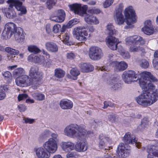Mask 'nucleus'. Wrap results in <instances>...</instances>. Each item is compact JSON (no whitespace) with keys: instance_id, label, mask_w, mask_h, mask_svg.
<instances>
[{"instance_id":"obj_1","label":"nucleus","mask_w":158,"mask_h":158,"mask_svg":"<svg viewBox=\"0 0 158 158\" xmlns=\"http://www.w3.org/2000/svg\"><path fill=\"white\" fill-rule=\"evenodd\" d=\"M151 73L144 71L140 74L139 79L140 87L145 92L135 98L137 103L144 107L149 106L155 102L158 99V94L156 87L149 79Z\"/></svg>"},{"instance_id":"obj_2","label":"nucleus","mask_w":158,"mask_h":158,"mask_svg":"<svg viewBox=\"0 0 158 158\" xmlns=\"http://www.w3.org/2000/svg\"><path fill=\"white\" fill-rule=\"evenodd\" d=\"M42 74L39 71L38 68L34 66L31 68L28 75H22L15 79L16 84L21 87L32 85L37 87L40 84Z\"/></svg>"},{"instance_id":"obj_3","label":"nucleus","mask_w":158,"mask_h":158,"mask_svg":"<svg viewBox=\"0 0 158 158\" xmlns=\"http://www.w3.org/2000/svg\"><path fill=\"white\" fill-rule=\"evenodd\" d=\"M64 135L68 137L79 139H84L87 134L92 132L87 131L85 126H79L76 124H72L67 126L64 129Z\"/></svg>"},{"instance_id":"obj_4","label":"nucleus","mask_w":158,"mask_h":158,"mask_svg":"<svg viewBox=\"0 0 158 158\" xmlns=\"http://www.w3.org/2000/svg\"><path fill=\"white\" fill-rule=\"evenodd\" d=\"M71 10L76 14L80 16H83L84 14V19L85 22L89 24L97 25L99 24L98 19L93 14L86 13L88 6L86 5L81 6V5L75 3L69 5Z\"/></svg>"},{"instance_id":"obj_5","label":"nucleus","mask_w":158,"mask_h":158,"mask_svg":"<svg viewBox=\"0 0 158 158\" xmlns=\"http://www.w3.org/2000/svg\"><path fill=\"white\" fill-rule=\"evenodd\" d=\"M59 142L58 135L56 133H52L51 135V138L43 144L44 149L50 153H54L57 149V143Z\"/></svg>"},{"instance_id":"obj_6","label":"nucleus","mask_w":158,"mask_h":158,"mask_svg":"<svg viewBox=\"0 0 158 158\" xmlns=\"http://www.w3.org/2000/svg\"><path fill=\"white\" fill-rule=\"evenodd\" d=\"M124 14L126 19L127 26L124 27L125 29L131 28L133 27L132 24L135 22L136 15L132 6H130L126 8L124 11Z\"/></svg>"},{"instance_id":"obj_7","label":"nucleus","mask_w":158,"mask_h":158,"mask_svg":"<svg viewBox=\"0 0 158 158\" xmlns=\"http://www.w3.org/2000/svg\"><path fill=\"white\" fill-rule=\"evenodd\" d=\"M73 34L74 38L81 41H85L88 35L86 28L84 26L75 28L73 31Z\"/></svg>"},{"instance_id":"obj_8","label":"nucleus","mask_w":158,"mask_h":158,"mask_svg":"<svg viewBox=\"0 0 158 158\" xmlns=\"http://www.w3.org/2000/svg\"><path fill=\"white\" fill-rule=\"evenodd\" d=\"M139 74L134 71L128 70L125 71L122 75V77L126 83H130L132 82L136 81L139 78Z\"/></svg>"},{"instance_id":"obj_9","label":"nucleus","mask_w":158,"mask_h":158,"mask_svg":"<svg viewBox=\"0 0 158 158\" xmlns=\"http://www.w3.org/2000/svg\"><path fill=\"white\" fill-rule=\"evenodd\" d=\"M89 56L91 60H98L102 58L103 53L101 49L96 46L91 47L89 51Z\"/></svg>"},{"instance_id":"obj_10","label":"nucleus","mask_w":158,"mask_h":158,"mask_svg":"<svg viewBox=\"0 0 158 158\" xmlns=\"http://www.w3.org/2000/svg\"><path fill=\"white\" fill-rule=\"evenodd\" d=\"M123 6L122 3L120 4L114 13V19L116 23L118 25H121L124 22V19L122 14Z\"/></svg>"},{"instance_id":"obj_11","label":"nucleus","mask_w":158,"mask_h":158,"mask_svg":"<svg viewBox=\"0 0 158 158\" xmlns=\"http://www.w3.org/2000/svg\"><path fill=\"white\" fill-rule=\"evenodd\" d=\"M125 44L128 47L133 44H145V41L143 38L138 35H134L127 37L125 40Z\"/></svg>"},{"instance_id":"obj_12","label":"nucleus","mask_w":158,"mask_h":158,"mask_svg":"<svg viewBox=\"0 0 158 158\" xmlns=\"http://www.w3.org/2000/svg\"><path fill=\"white\" fill-rule=\"evenodd\" d=\"M65 13L62 9L55 10L50 17V19L52 21L56 23H62L64 20Z\"/></svg>"},{"instance_id":"obj_13","label":"nucleus","mask_w":158,"mask_h":158,"mask_svg":"<svg viewBox=\"0 0 158 158\" xmlns=\"http://www.w3.org/2000/svg\"><path fill=\"white\" fill-rule=\"evenodd\" d=\"M7 3L10 7L14 6L15 8L20 11L22 14H25L27 12L26 8L22 5V2L17 0H8Z\"/></svg>"},{"instance_id":"obj_14","label":"nucleus","mask_w":158,"mask_h":158,"mask_svg":"<svg viewBox=\"0 0 158 158\" xmlns=\"http://www.w3.org/2000/svg\"><path fill=\"white\" fill-rule=\"evenodd\" d=\"M106 42L108 47L111 50H116L117 45L120 43L119 40L112 35H108L106 38Z\"/></svg>"},{"instance_id":"obj_15","label":"nucleus","mask_w":158,"mask_h":158,"mask_svg":"<svg viewBox=\"0 0 158 158\" xmlns=\"http://www.w3.org/2000/svg\"><path fill=\"white\" fill-rule=\"evenodd\" d=\"M18 27H16L15 24L13 23H8L5 25V31L2 34L4 35V33L6 32L5 37L10 38L12 34H15L16 32V29Z\"/></svg>"},{"instance_id":"obj_16","label":"nucleus","mask_w":158,"mask_h":158,"mask_svg":"<svg viewBox=\"0 0 158 158\" xmlns=\"http://www.w3.org/2000/svg\"><path fill=\"white\" fill-rule=\"evenodd\" d=\"M110 64L113 68L115 71L121 72L126 69L128 67L127 64L124 61L120 62L114 61L112 62Z\"/></svg>"},{"instance_id":"obj_17","label":"nucleus","mask_w":158,"mask_h":158,"mask_svg":"<svg viewBox=\"0 0 158 158\" xmlns=\"http://www.w3.org/2000/svg\"><path fill=\"white\" fill-rule=\"evenodd\" d=\"M34 151L37 158H49L50 154L43 147L35 148Z\"/></svg>"},{"instance_id":"obj_18","label":"nucleus","mask_w":158,"mask_h":158,"mask_svg":"<svg viewBox=\"0 0 158 158\" xmlns=\"http://www.w3.org/2000/svg\"><path fill=\"white\" fill-rule=\"evenodd\" d=\"M144 25V27L142 29L143 33L148 35L152 34L154 32V28L151 21L150 20H147L145 21Z\"/></svg>"},{"instance_id":"obj_19","label":"nucleus","mask_w":158,"mask_h":158,"mask_svg":"<svg viewBox=\"0 0 158 158\" xmlns=\"http://www.w3.org/2000/svg\"><path fill=\"white\" fill-rule=\"evenodd\" d=\"M110 142V139L106 137L103 134H101L99 135V141L98 146L100 148L104 149L105 150L109 149V147H107L108 143Z\"/></svg>"},{"instance_id":"obj_20","label":"nucleus","mask_w":158,"mask_h":158,"mask_svg":"<svg viewBox=\"0 0 158 158\" xmlns=\"http://www.w3.org/2000/svg\"><path fill=\"white\" fill-rule=\"evenodd\" d=\"M148 158H158V146L151 145L148 147Z\"/></svg>"},{"instance_id":"obj_21","label":"nucleus","mask_w":158,"mask_h":158,"mask_svg":"<svg viewBox=\"0 0 158 158\" xmlns=\"http://www.w3.org/2000/svg\"><path fill=\"white\" fill-rule=\"evenodd\" d=\"M15 30L14 37L16 41L19 43H22L25 40V34L23 31L22 28L18 27Z\"/></svg>"},{"instance_id":"obj_22","label":"nucleus","mask_w":158,"mask_h":158,"mask_svg":"<svg viewBox=\"0 0 158 158\" xmlns=\"http://www.w3.org/2000/svg\"><path fill=\"white\" fill-rule=\"evenodd\" d=\"M27 59L29 61H34V62L40 64H44L46 62L44 57L40 55L35 56L34 55L31 54L28 57Z\"/></svg>"},{"instance_id":"obj_23","label":"nucleus","mask_w":158,"mask_h":158,"mask_svg":"<svg viewBox=\"0 0 158 158\" xmlns=\"http://www.w3.org/2000/svg\"><path fill=\"white\" fill-rule=\"evenodd\" d=\"M118 148V154L119 157L124 158L127 157L128 156L130 151L128 149L126 148L123 143H120Z\"/></svg>"},{"instance_id":"obj_24","label":"nucleus","mask_w":158,"mask_h":158,"mask_svg":"<svg viewBox=\"0 0 158 158\" xmlns=\"http://www.w3.org/2000/svg\"><path fill=\"white\" fill-rule=\"evenodd\" d=\"M60 146L63 150L68 152L75 149V144L71 141L62 142L60 144Z\"/></svg>"},{"instance_id":"obj_25","label":"nucleus","mask_w":158,"mask_h":158,"mask_svg":"<svg viewBox=\"0 0 158 158\" xmlns=\"http://www.w3.org/2000/svg\"><path fill=\"white\" fill-rule=\"evenodd\" d=\"M87 144L84 141H78L75 145V150L78 152H85L87 150Z\"/></svg>"},{"instance_id":"obj_26","label":"nucleus","mask_w":158,"mask_h":158,"mask_svg":"<svg viewBox=\"0 0 158 158\" xmlns=\"http://www.w3.org/2000/svg\"><path fill=\"white\" fill-rule=\"evenodd\" d=\"M13 8L9 6V8H3L2 9V12L5 13L6 16L8 18L13 19L16 16V13Z\"/></svg>"},{"instance_id":"obj_27","label":"nucleus","mask_w":158,"mask_h":158,"mask_svg":"<svg viewBox=\"0 0 158 158\" xmlns=\"http://www.w3.org/2000/svg\"><path fill=\"white\" fill-rule=\"evenodd\" d=\"M123 140L126 144H134L137 141L136 138L133 136H131L130 133L128 132L124 135Z\"/></svg>"},{"instance_id":"obj_28","label":"nucleus","mask_w":158,"mask_h":158,"mask_svg":"<svg viewBox=\"0 0 158 158\" xmlns=\"http://www.w3.org/2000/svg\"><path fill=\"white\" fill-rule=\"evenodd\" d=\"M45 46L46 49L51 52H56L58 51V46L54 42H46L45 44Z\"/></svg>"},{"instance_id":"obj_29","label":"nucleus","mask_w":158,"mask_h":158,"mask_svg":"<svg viewBox=\"0 0 158 158\" xmlns=\"http://www.w3.org/2000/svg\"><path fill=\"white\" fill-rule=\"evenodd\" d=\"M60 105L61 108L63 109H71L73 106L72 102L68 99H63L60 102Z\"/></svg>"},{"instance_id":"obj_30","label":"nucleus","mask_w":158,"mask_h":158,"mask_svg":"<svg viewBox=\"0 0 158 158\" xmlns=\"http://www.w3.org/2000/svg\"><path fill=\"white\" fill-rule=\"evenodd\" d=\"M79 67L81 71L83 72H89L94 70L93 66L88 63H82L80 64Z\"/></svg>"},{"instance_id":"obj_31","label":"nucleus","mask_w":158,"mask_h":158,"mask_svg":"<svg viewBox=\"0 0 158 158\" xmlns=\"http://www.w3.org/2000/svg\"><path fill=\"white\" fill-rule=\"evenodd\" d=\"M109 87L112 90H115L120 87V84L115 80H110L107 82Z\"/></svg>"},{"instance_id":"obj_32","label":"nucleus","mask_w":158,"mask_h":158,"mask_svg":"<svg viewBox=\"0 0 158 158\" xmlns=\"http://www.w3.org/2000/svg\"><path fill=\"white\" fill-rule=\"evenodd\" d=\"M24 73V70L21 68L15 69L13 72V76L16 78L22 76V75Z\"/></svg>"},{"instance_id":"obj_33","label":"nucleus","mask_w":158,"mask_h":158,"mask_svg":"<svg viewBox=\"0 0 158 158\" xmlns=\"http://www.w3.org/2000/svg\"><path fill=\"white\" fill-rule=\"evenodd\" d=\"M33 98L38 101H42L45 99L44 94L38 92H35L32 94Z\"/></svg>"},{"instance_id":"obj_34","label":"nucleus","mask_w":158,"mask_h":158,"mask_svg":"<svg viewBox=\"0 0 158 158\" xmlns=\"http://www.w3.org/2000/svg\"><path fill=\"white\" fill-rule=\"evenodd\" d=\"M65 72L60 69H57L55 70V76L58 78H61L65 75Z\"/></svg>"},{"instance_id":"obj_35","label":"nucleus","mask_w":158,"mask_h":158,"mask_svg":"<svg viewBox=\"0 0 158 158\" xmlns=\"http://www.w3.org/2000/svg\"><path fill=\"white\" fill-rule=\"evenodd\" d=\"M106 28L108 31V35H112L116 33V31L114 29V26L111 24H108L106 26Z\"/></svg>"},{"instance_id":"obj_36","label":"nucleus","mask_w":158,"mask_h":158,"mask_svg":"<svg viewBox=\"0 0 158 158\" xmlns=\"http://www.w3.org/2000/svg\"><path fill=\"white\" fill-rule=\"evenodd\" d=\"M70 73L73 77V79L76 80L77 79V77L80 74L79 71L76 68H72L70 71Z\"/></svg>"},{"instance_id":"obj_37","label":"nucleus","mask_w":158,"mask_h":158,"mask_svg":"<svg viewBox=\"0 0 158 158\" xmlns=\"http://www.w3.org/2000/svg\"><path fill=\"white\" fill-rule=\"evenodd\" d=\"M57 2V0H48L46 3L47 8L49 10L51 9L56 4Z\"/></svg>"},{"instance_id":"obj_38","label":"nucleus","mask_w":158,"mask_h":158,"mask_svg":"<svg viewBox=\"0 0 158 158\" xmlns=\"http://www.w3.org/2000/svg\"><path fill=\"white\" fill-rule=\"evenodd\" d=\"M27 49L28 51L31 52L37 53L40 52V50L36 46L31 45L28 46Z\"/></svg>"},{"instance_id":"obj_39","label":"nucleus","mask_w":158,"mask_h":158,"mask_svg":"<svg viewBox=\"0 0 158 158\" xmlns=\"http://www.w3.org/2000/svg\"><path fill=\"white\" fill-rule=\"evenodd\" d=\"M148 119L147 118H143L141 122V124L139 126V128L141 130H142L147 127L148 123Z\"/></svg>"},{"instance_id":"obj_40","label":"nucleus","mask_w":158,"mask_h":158,"mask_svg":"<svg viewBox=\"0 0 158 158\" xmlns=\"http://www.w3.org/2000/svg\"><path fill=\"white\" fill-rule=\"evenodd\" d=\"M138 45L142 44H133L129 46V51L131 52H139V46H137Z\"/></svg>"},{"instance_id":"obj_41","label":"nucleus","mask_w":158,"mask_h":158,"mask_svg":"<svg viewBox=\"0 0 158 158\" xmlns=\"http://www.w3.org/2000/svg\"><path fill=\"white\" fill-rule=\"evenodd\" d=\"M121 48V50L119 49V52L120 53L123 57L126 59L129 58L130 56L129 53L128 52L125 51L123 48L122 47Z\"/></svg>"},{"instance_id":"obj_42","label":"nucleus","mask_w":158,"mask_h":158,"mask_svg":"<svg viewBox=\"0 0 158 158\" xmlns=\"http://www.w3.org/2000/svg\"><path fill=\"white\" fill-rule=\"evenodd\" d=\"M140 65L142 68L146 69L148 68L149 64L147 60L145 59H142L140 61Z\"/></svg>"},{"instance_id":"obj_43","label":"nucleus","mask_w":158,"mask_h":158,"mask_svg":"<svg viewBox=\"0 0 158 158\" xmlns=\"http://www.w3.org/2000/svg\"><path fill=\"white\" fill-rule=\"evenodd\" d=\"M108 119L112 123H114L118 120V117L115 114H111L108 115Z\"/></svg>"},{"instance_id":"obj_44","label":"nucleus","mask_w":158,"mask_h":158,"mask_svg":"<svg viewBox=\"0 0 158 158\" xmlns=\"http://www.w3.org/2000/svg\"><path fill=\"white\" fill-rule=\"evenodd\" d=\"M6 51L12 55H17L18 54L19 52L18 50L11 48L10 47H6L5 49Z\"/></svg>"},{"instance_id":"obj_45","label":"nucleus","mask_w":158,"mask_h":158,"mask_svg":"<svg viewBox=\"0 0 158 158\" xmlns=\"http://www.w3.org/2000/svg\"><path fill=\"white\" fill-rule=\"evenodd\" d=\"M2 74L5 80H9L11 79L12 76L10 72L8 71H3L2 73Z\"/></svg>"},{"instance_id":"obj_46","label":"nucleus","mask_w":158,"mask_h":158,"mask_svg":"<svg viewBox=\"0 0 158 158\" xmlns=\"http://www.w3.org/2000/svg\"><path fill=\"white\" fill-rule=\"evenodd\" d=\"M78 155L75 152H70L66 155L67 158H77Z\"/></svg>"},{"instance_id":"obj_47","label":"nucleus","mask_w":158,"mask_h":158,"mask_svg":"<svg viewBox=\"0 0 158 158\" xmlns=\"http://www.w3.org/2000/svg\"><path fill=\"white\" fill-rule=\"evenodd\" d=\"M63 36V42L65 44L69 43V32H66L64 35Z\"/></svg>"},{"instance_id":"obj_48","label":"nucleus","mask_w":158,"mask_h":158,"mask_svg":"<svg viewBox=\"0 0 158 158\" xmlns=\"http://www.w3.org/2000/svg\"><path fill=\"white\" fill-rule=\"evenodd\" d=\"M78 21L76 19H73L69 21L67 24L68 28H71L73 25L76 24Z\"/></svg>"},{"instance_id":"obj_49","label":"nucleus","mask_w":158,"mask_h":158,"mask_svg":"<svg viewBox=\"0 0 158 158\" xmlns=\"http://www.w3.org/2000/svg\"><path fill=\"white\" fill-rule=\"evenodd\" d=\"M61 28V26L59 24H56L54 25L52 28V31L55 33H58Z\"/></svg>"},{"instance_id":"obj_50","label":"nucleus","mask_w":158,"mask_h":158,"mask_svg":"<svg viewBox=\"0 0 158 158\" xmlns=\"http://www.w3.org/2000/svg\"><path fill=\"white\" fill-rule=\"evenodd\" d=\"M114 0H106L103 5L104 8H106L110 6L113 2Z\"/></svg>"},{"instance_id":"obj_51","label":"nucleus","mask_w":158,"mask_h":158,"mask_svg":"<svg viewBox=\"0 0 158 158\" xmlns=\"http://www.w3.org/2000/svg\"><path fill=\"white\" fill-rule=\"evenodd\" d=\"M28 97L27 94H19L18 96V100L19 101L23 100L27 98Z\"/></svg>"},{"instance_id":"obj_52","label":"nucleus","mask_w":158,"mask_h":158,"mask_svg":"<svg viewBox=\"0 0 158 158\" xmlns=\"http://www.w3.org/2000/svg\"><path fill=\"white\" fill-rule=\"evenodd\" d=\"M100 10L99 9H92L88 10V13L91 14H97L100 13Z\"/></svg>"},{"instance_id":"obj_53","label":"nucleus","mask_w":158,"mask_h":158,"mask_svg":"<svg viewBox=\"0 0 158 158\" xmlns=\"http://www.w3.org/2000/svg\"><path fill=\"white\" fill-rule=\"evenodd\" d=\"M8 89L7 86L6 85H2L0 86V92H2L5 93V92L7 91Z\"/></svg>"},{"instance_id":"obj_54","label":"nucleus","mask_w":158,"mask_h":158,"mask_svg":"<svg viewBox=\"0 0 158 158\" xmlns=\"http://www.w3.org/2000/svg\"><path fill=\"white\" fill-rule=\"evenodd\" d=\"M66 56L67 59L71 60L74 59L75 58V54H74V53L72 52H70L67 53L66 55Z\"/></svg>"},{"instance_id":"obj_55","label":"nucleus","mask_w":158,"mask_h":158,"mask_svg":"<svg viewBox=\"0 0 158 158\" xmlns=\"http://www.w3.org/2000/svg\"><path fill=\"white\" fill-rule=\"evenodd\" d=\"M18 107L20 112H24L26 109V107L23 104L20 105L18 106Z\"/></svg>"},{"instance_id":"obj_56","label":"nucleus","mask_w":158,"mask_h":158,"mask_svg":"<svg viewBox=\"0 0 158 158\" xmlns=\"http://www.w3.org/2000/svg\"><path fill=\"white\" fill-rule=\"evenodd\" d=\"M23 120H24L25 123H26L31 124L34 122V119L30 118H23Z\"/></svg>"},{"instance_id":"obj_57","label":"nucleus","mask_w":158,"mask_h":158,"mask_svg":"<svg viewBox=\"0 0 158 158\" xmlns=\"http://www.w3.org/2000/svg\"><path fill=\"white\" fill-rule=\"evenodd\" d=\"M150 79L152 82H156L158 81V79L154 77L151 73L149 77V79Z\"/></svg>"},{"instance_id":"obj_58","label":"nucleus","mask_w":158,"mask_h":158,"mask_svg":"<svg viewBox=\"0 0 158 158\" xmlns=\"http://www.w3.org/2000/svg\"><path fill=\"white\" fill-rule=\"evenodd\" d=\"M46 31L48 33H50L51 32V28L50 24H47L46 26Z\"/></svg>"},{"instance_id":"obj_59","label":"nucleus","mask_w":158,"mask_h":158,"mask_svg":"<svg viewBox=\"0 0 158 158\" xmlns=\"http://www.w3.org/2000/svg\"><path fill=\"white\" fill-rule=\"evenodd\" d=\"M42 52L44 55H45L47 58H49L50 57L49 54L47 51L43 50Z\"/></svg>"},{"instance_id":"obj_60","label":"nucleus","mask_w":158,"mask_h":158,"mask_svg":"<svg viewBox=\"0 0 158 158\" xmlns=\"http://www.w3.org/2000/svg\"><path fill=\"white\" fill-rule=\"evenodd\" d=\"M15 56L13 55H12L11 54L10 55H8L7 56V59L9 60H14V57H15Z\"/></svg>"},{"instance_id":"obj_61","label":"nucleus","mask_w":158,"mask_h":158,"mask_svg":"<svg viewBox=\"0 0 158 158\" xmlns=\"http://www.w3.org/2000/svg\"><path fill=\"white\" fill-rule=\"evenodd\" d=\"M5 97V93L0 92V100H2L4 99Z\"/></svg>"},{"instance_id":"obj_62","label":"nucleus","mask_w":158,"mask_h":158,"mask_svg":"<svg viewBox=\"0 0 158 158\" xmlns=\"http://www.w3.org/2000/svg\"><path fill=\"white\" fill-rule=\"evenodd\" d=\"M153 65L156 69L158 70V61L156 62L153 61Z\"/></svg>"},{"instance_id":"obj_63","label":"nucleus","mask_w":158,"mask_h":158,"mask_svg":"<svg viewBox=\"0 0 158 158\" xmlns=\"http://www.w3.org/2000/svg\"><path fill=\"white\" fill-rule=\"evenodd\" d=\"M138 49H139V52L140 51L142 53H144L145 52V50L143 47H141L139 46Z\"/></svg>"},{"instance_id":"obj_64","label":"nucleus","mask_w":158,"mask_h":158,"mask_svg":"<svg viewBox=\"0 0 158 158\" xmlns=\"http://www.w3.org/2000/svg\"><path fill=\"white\" fill-rule=\"evenodd\" d=\"M52 158H64L60 155L57 154L54 155Z\"/></svg>"}]
</instances>
